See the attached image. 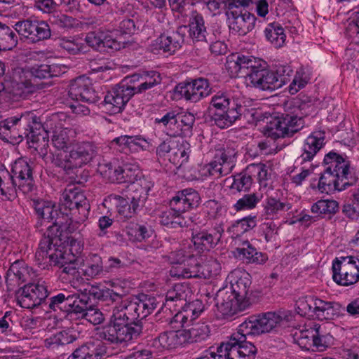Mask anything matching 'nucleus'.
I'll use <instances>...</instances> for the list:
<instances>
[{
	"label": "nucleus",
	"mask_w": 359,
	"mask_h": 359,
	"mask_svg": "<svg viewBox=\"0 0 359 359\" xmlns=\"http://www.w3.org/2000/svg\"><path fill=\"white\" fill-rule=\"evenodd\" d=\"M171 264H172L170 275L177 278H190L199 277L198 263L194 257L189 256L185 258L183 252L179 251L171 254Z\"/></svg>",
	"instance_id": "4468645a"
},
{
	"label": "nucleus",
	"mask_w": 359,
	"mask_h": 359,
	"mask_svg": "<svg viewBox=\"0 0 359 359\" xmlns=\"http://www.w3.org/2000/svg\"><path fill=\"white\" fill-rule=\"evenodd\" d=\"M186 31L187 27L182 26L168 35L161 34L156 40L155 45L164 53L174 54L184 43Z\"/></svg>",
	"instance_id": "a878e982"
},
{
	"label": "nucleus",
	"mask_w": 359,
	"mask_h": 359,
	"mask_svg": "<svg viewBox=\"0 0 359 359\" xmlns=\"http://www.w3.org/2000/svg\"><path fill=\"white\" fill-rule=\"evenodd\" d=\"M287 312H267L257 316H250L242 323L229 340L217 346V352L223 359H255L257 348L247 341V337L259 335L273 331L288 321Z\"/></svg>",
	"instance_id": "f257e3e1"
},
{
	"label": "nucleus",
	"mask_w": 359,
	"mask_h": 359,
	"mask_svg": "<svg viewBox=\"0 0 359 359\" xmlns=\"http://www.w3.org/2000/svg\"><path fill=\"white\" fill-rule=\"evenodd\" d=\"M217 307L219 312L224 317H231L239 311L245 310L249 306L248 301H240L237 298H233V295L227 291H219L217 294Z\"/></svg>",
	"instance_id": "393cba45"
},
{
	"label": "nucleus",
	"mask_w": 359,
	"mask_h": 359,
	"mask_svg": "<svg viewBox=\"0 0 359 359\" xmlns=\"http://www.w3.org/2000/svg\"><path fill=\"white\" fill-rule=\"evenodd\" d=\"M190 37L196 41H206V28L204 25V20L201 15L196 14L192 16L189 22Z\"/></svg>",
	"instance_id": "49530a36"
},
{
	"label": "nucleus",
	"mask_w": 359,
	"mask_h": 359,
	"mask_svg": "<svg viewBox=\"0 0 359 359\" xmlns=\"http://www.w3.org/2000/svg\"><path fill=\"white\" fill-rule=\"evenodd\" d=\"M33 206L38 218L36 227L43 225L47 226V224L54 222L55 219H59L57 217L59 215L57 210L54 209V207L49 202L34 201Z\"/></svg>",
	"instance_id": "2f4dec72"
},
{
	"label": "nucleus",
	"mask_w": 359,
	"mask_h": 359,
	"mask_svg": "<svg viewBox=\"0 0 359 359\" xmlns=\"http://www.w3.org/2000/svg\"><path fill=\"white\" fill-rule=\"evenodd\" d=\"M134 95V81L132 76H127L117 88L108 92L104 96L103 101L104 110L109 114L121 112L123 107Z\"/></svg>",
	"instance_id": "1a4fd4ad"
},
{
	"label": "nucleus",
	"mask_w": 359,
	"mask_h": 359,
	"mask_svg": "<svg viewBox=\"0 0 359 359\" xmlns=\"http://www.w3.org/2000/svg\"><path fill=\"white\" fill-rule=\"evenodd\" d=\"M211 93L210 83L206 79L199 78L178 83L175 93L191 102H197Z\"/></svg>",
	"instance_id": "ddd939ff"
},
{
	"label": "nucleus",
	"mask_w": 359,
	"mask_h": 359,
	"mask_svg": "<svg viewBox=\"0 0 359 359\" xmlns=\"http://www.w3.org/2000/svg\"><path fill=\"white\" fill-rule=\"evenodd\" d=\"M253 178H257L259 183L267 180L269 175L268 168L263 163H252L248 165Z\"/></svg>",
	"instance_id": "774afa93"
},
{
	"label": "nucleus",
	"mask_w": 359,
	"mask_h": 359,
	"mask_svg": "<svg viewBox=\"0 0 359 359\" xmlns=\"http://www.w3.org/2000/svg\"><path fill=\"white\" fill-rule=\"evenodd\" d=\"M96 147L90 142H83L74 146L69 153H60L54 156L53 163L62 168L76 183H81L77 177L79 168L90 163L96 156Z\"/></svg>",
	"instance_id": "39448f33"
},
{
	"label": "nucleus",
	"mask_w": 359,
	"mask_h": 359,
	"mask_svg": "<svg viewBox=\"0 0 359 359\" xmlns=\"http://www.w3.org/2000/svg\"><path fill=\"white\" fill-rule=\"evenodd\" d=\"M233 253L236 257L248 263L263 264L267 259L266 255L258 252L247 240L236 248Z\"/></svg>",
	"instance_id": "7c9ffc66"
},
{
	"label": "nucleus",
	"mask_w": 359,
	"mask_h": 359,
	"mask_svg": "<svg viewBox=\"0 0 359 359\" xmlns=\"http://www.w3.org/2000/svg\"><path fill=\"white\" fill-rule=\"evenodd\" d=\"M34 26L31 34V42L36 43L42 40L48 39L51 36V30L49 25L45 21H34Z\"/></svg>",
	"instance_id": "13d9d810"
},
{
	"label": "nucleus",
	"mask_w": 359,
	"mask_h": 359,
	"mask_svg": "<svg viewBox=\"0 0 359 359\" xmlns=\"http://www.w3.org/2000/svg\"><path fill=\"white\" fill-rule=\"evenodd\" d=\"M118 212L121 217L122 223L134 220L135 215V197H132L130 204L125 199L121 200L118 208Z\"/></svg>",
	"instance_id": "e2e57ef3"
},
{
	"label": "nucleus",
	"mask_w": 359,
	"mask_h": 359,
	"mask_svg": "<svg viewBox=\"0 0 359 359\" xmlns=\"http://www.w3.org/2000/svg\"><path fill=\"white\" fill-rule=\"evenodd\" d=\"M13 178L17 180L18 189L23 194H28L33 191L34 184L32 174V166L25 159L16 160L12 165Z\"/></svg>",
	"instance_id": "a211bd4d"
},
{
	"label": "nucleus",
	"mask_w": 359,
	"mask_h": 359,
	"mask_svg": "<svg viewBox=\"0 0 359 359\" xmlns=\"http://www.w3.org/2000/svg\"><path fill=\"white\" fill-rule=\"evenodd\" d=\"M85 41L88 46L100 51L105 50L106 48L118 50L122 47L119 41L113 39L109 33L100 29L88 32Z\"/></svg>",
	"instance_id": "5701e85b"
},
{
	"label": "nucleus",
	"mask_w": 359,
	"mask_h": 359,
	"mask_svg": "<svg viewBox=\"0 0 359 359\" xmlns=\"http://www.w3.org/2000/svg\"><path fill=\"white\" fill-rule=\"evenodd\" d=\"M8 89V93L13 95V98L18 100L27 98L35 93L39 89V86L37 84L34 83L33 81H29L26 83H10Z\"/></svg>",
	"instance_id": "a18cd8bd"
},
{
	"label": "nucleus",
	"mask_w": 359,
	"mask_h": 359,
	"mask_svg": "<svg viewBox=\"0 0 359 359\" xmlns=\"http://www.w3.org/2000/svg\"><path fill=\"white\" fill-rule=\"evenodd\" d=\"M262 198V195L257 193L245 194L234 204V208L237 211L253 209L259 203Z\"/></svg>",
	"instance_id": "bf43d9fd"
},
{
	"label": "nucleus",
	"mask_w": 359,
	"mask_h": 359,
	"mask_svg": "<svg viewBox=\"0 0 359 359\" xmlns=\"http://www.w3.org/2000/svg\"><path fill=\"white\" fill-rule=\"evenodd\" d=\"M158 340L165 348H175L187 344L184 330L164 332L158 336Z\"/></svg>",
	"instance_id": "f704fd0d"
},
{
	"label": "nucleus",
	"mask_w": 359,
	"mask_h": 359,
	"mask_svg": "<svg viewBox=\"0 0 359 359\" xmlns=\"http://www.w3.org/2000/svg\"><path fill=\"white\" fill-rule=\"evenodd\" d=\"M187 343L199 342L205 340L210 334V327L204 323L192 325L189 330H184Z\"/></svg>",
	"instance_id": "c03bdc74"
},
{
	"label": "nucleus",
	"mask_w": 359,
	"mask_h": 359,
	"mask_svg": "<svg viewBox=\"0 0 359 359\" xmlns=\"http://www.w3.org/2000/svg\"><path fill=\"white\" fill-rule=\"evenodd\" d=\"M32 79H48L57 76L58 67L47 64L36 65L30 68Z\"/></svg>",
	"instance_id": "864d4df0"
},
{
	"label": "nucleus",
	"mask_w": 359,
	"mask_h": 359,
	"mask_svg": "<svg viewBox=\"0 0 359 359\" xmlns=\"http://www.w3.org/2000/svg\"><path fill=\"white\" fill-rule=\"evenodd\" d=\"M264 35L268 41L275 48H280L285 41L283 28L278 23H270L264 29Z\"/></svg>",
	"instance_id": "37998d69"
},
{
	"label": "nucleus",
	"mask_w": 359,
	"mask_h": 359,
	"mask_svg": "<svg viewBox=\"0 0 359 359\" xmlns=\"http://www.w3.org/2000/svg\"><path fill=\"white\" fill-rule=\"evenodd\" d=\"M200 200V196L196 191L191 188L185 189L178 191L170 200V207L184 215L189 210L196 208L199 205Z\"/></svg>",
	"instance_id": "b1692460"
},
{
	"label": "nucleus",
	"mask_w": 359,
	"mask_h": 359,
	"mask_svg": "<svg viewBox=\"0 0 359 359\" xmlns=\"http://www.w3.org/2000/svg\"><path fill=\"white\" fill-rule=\"evenodd\" d=\"M135 334V308L130 304L114 313L109 322L95 329L97 339L109 344L130 341Z\"/></svg>",
	"instance_id": "20e7f679"
},
{
	"label": "nucleus",
	"mask_w": 359,
	"mask_h": 359,
	"mask_svg": "<svg viewBox=\"0 0 359 359\" xmlns=\"http://www.w3.org/2000/svg\"><path fill=\"white\" fill-rule=\"evenodd\" d=\"M157 72L155 71H139L136 73V81L140 83L136 87V94L142 93L155 86L158 81L156 79Z\"/></svg>",
	"instance_id": "09e8293b"
},
{
	"label": "nucleus",
	"mask_w": 359,
	"mask_h": 359,
	"mask_svg": "<svg viewBox=\"0 0 359 359\" xmlns=\"http://www.w3.org/2000/svg\"><path fill=\"white\" fill-rule=\"evenodd\" d=\"M268 64L262 59L255 57L253 64L246 74L248 85L265 90V83Z\"/></svg>",
	"instance_id": "c85d7f7f"
},
{
	"label": "nucleus",
	"mask_w": 359,
	"mask_h": 359,
	"mask_svg": "<svg viewBox=\"0 0 359 359\" xmlns=\"http://www.w3.org/2000/svg\"><path fill=\"white\" fill-rule=\"evenodd\" d=\"M292 208L289 203H283L274 198H269L264 204L262 216L266 219L273 221L281 211H288Z\"/></svg>",
	"instance_id": "a19ab883"
},
{
	"label": "nucleus",
	"mask_w": 359,
	"mask_h": 359,
	"mask_svg": "<svg viewBox=\"0 0 359 359\" xmlns=\"http://www.w3.org/2000/svg\"><path fill=\"white\" fill-rule=\"evenodd\" d=\"M222 232L223 230L220 227L210 230H194L191 241L199 252L209 251L220 241Z\"/></svg>",
	"instance_id": "6ab92c4d"
},
{
	"label": "nucleus",
	"mask_w": 359,
	"mask_h": 359,
	"mask_svg": "<svg viewBox=\"0 0 359 359\" xmlns=\"http://www.w3.org/2000/svg\"><path fill=\"white\" fill-rule=\"evenodd\" d=\"M101 354L90 348V344L78 347L67 359H100Z\"/></svg>",
	"instance_id": "680f3d73"
},
{
	"label": "nucleus",
	"mask_w": 359,
	"mask_h": 359,
	"mask_svg": "<svg viewBox=\"0 0 359 359\" xmlns=\"http://www.w3.org/2000/svg\"><path fill=\"white\" fill-rule=\"evenodd\" d=\"M48 296V287L43 280L28 283L20 287L17 293V299L21 307L32 309L39 306L44 310V304Z\"/></svg>",
	"instance_id": "9d476101"
},
{
	"label": "nucleus",
	"mask_w": 359,
	"mask_h": 359,
	"mask_svg": "<svg viewBox=\"0 0 359 359\" xmlns=\"http://www.w3.org/2000/svg\"><path fill=\"white\" fill-rule=\"evenodd\" d=\"M11 118L13 122H15V126H16L20 135H22V139L26 138L28 144H32V145L29 144V147H34L35 150L39 151L41 156H46L47 151L46 149L43 151V149L41 148L39 144L40 141L39 137L30 133V131L29 132L30 123L34 118V113L27 111L19 116H15Z\"/></svg>",
	"instance_id": "aec40b11"
},
{
	"label": "nucleus",
	"mask_w": 359,
	"mask_h": 359,
	"mask_svg": "<svg viewBox=\"0 0 359 359\" xmlns=\"http://www.w3.org/2000/svg\"><path fill=\"white\" fill-rule=\"evenodd\" d=\"M236 154V151L231 148L219 151L212 161L201 167V175L219 178L229 175L235 167Z\"/></svg>",
	"instance_id": "9b49d317"
},
{
	"label": "nucleus",
	"mask_w": 359,
	"mask_h": 359,
	"mask_svg": "<svg viewBox=\"0 0 359 359\" xmlns=\"http://www.w3.org/2000/svg\"><path fill=\"white\" fill-rule=\"evenodd\" d=\"M324 163L327 167L321 174L317 187L311 184L312 189H318L323 194H329L334 190H344L355 182V177L350 172L348 161L337 153L326 154Z\"/></svg>",
	"instance_id": "7ed1b4c3"
},
{
	"label": "nucleus",
	"mask_w": 359,
	"mask_h": 359,
	"mask_svg": "<svg viewBox=\"0 0 359 359\" xmlns=\"http://www.w3.org/2000/svg\"><path fill=\"white\" fill-rule=\"evenodd\" d=\"M34 26V21L27 20L16 22L13 28L19 36L31 41V34H32Z\"/></svg>",
	"instance_id": "0e129e2a"
},
{
	"label": "nucleus",
	"mask_w": 359,
	"mask_h": 359,
	"mask_svg": "<svg viewBox=\"0 0 359 359\" xmlns=\"http://www.w3.org/2000/svg\"><path fill=\"white\" fill-rule=\"evenodd\" d=\"M102 270V258L97 255H93L88 262L86 269H82V273L88 278H93L100 275Z\"/></svg>",
	"instance_id": "052dcab7"
},
{
	"label": "nucleus",
	"mask_w": 359,
	"mask_h": 359,
	"mask_svg": "<svg viewBox=\"0 0 359 359\" xmlns=\"http://www.w3.org/2000/svg\"><path fill=\"white\" fill-rule=\"evenodd\" d=\"M180 308L182 310L179 311L170 321L172 327L177 330H180L189 322L198 318L203 311L204 305L201 300L196 299Z\"/></svg>",
	"instance_id": "4be33fe9"
},
{
	"label": "nucleus",
	"mask_w": 359,
	"mask_h": 359,
	"mask_svg": "<svg viewBox=\"0 0 359 359\" xmlns=\"http://www.w3.org/2000/svg\"><path fill=\"white\" fill-rule=\"evenodd\" d=\"M313 316L320 320H332L337 316L340 305L334 302H325L315 297L313 303Z\"/></svg>",
	"instance_id": "473e14b6"
},
{
	"label": "nucleus",
	"mask_w": 359,
	"mask_h": 359,
	"mask_svg": "<svg viewBox=\"0 0 359 359\" xmlns=\"http://www.w3.org/2000/svg\"><path fill=\"white\" fill-rule=\"evenodd\" d=\"M199 276L209 279L217 276L221 272V264L215 259L210 258L201 266L198 264Z\"/></svg>",
	"instance_id": "5fc2aeb1"
},
{
	"label": "nucleus",
	"mask_w": 359,
	"mask_h": 359,
	"mask_svg": "<svg viewBox=\"0 0 359 359\" xmlns=\"http://www.w3.org/2000/svg\"><path fill=\"white\" fill-rule=\"evenodd\" d=\"M65 248L62 244L52 248V251L48 250L47 257H45L44 260L48 259L55 266L60 267H62L73 261H76L77 258H76L73 254L67 253L65 250Z\"/></svg>",
	"instance_id": "ea45409f"
},
{
	"label": "nucleus",
	"mask_w": 359,
	"mask_h": 359,
	"mask_svg": "<svg viewBox=\"0 0 359 359\" xmlns=\"http://www.w3.org/2000/svg\"><path fill=\"white\" fill-rule=\"evenodd\" d=\"M189 293L190 290L187 285L175 284L166 292L165 306L175 310L177 307L185 306L188 304L187 300Z\"/></svg>",
	"instance_id": "c756f323"
},
{
	"label": "nucleus",
	"mask_w": 359,
	"mask_h": 359,
	"mask_svg": "<svg viewBox=\"0 0 359 359\" xmlns=\"http://www.w3.org/2000/svg\"><path fill=\"white\" fill-rule=\"evenodd\" d=\"M250 172V168L248 165L244 170L235 175L231 188L238 191H248L250 188L254 179Z\"/></svg>",
	"instance_id": "8fccbe9b"
},
{
	"label": "nucleus",
	"mask_w": 359,
	"mask_h": 359,
	"mask_svg": "<svg viewBox=\"0 0 359 359\" xmlns=\"http://www.w3.org/2000/svg\"><path fill=\"white\" fill-rule=\"evenodd\" d=\"M314 297L299 299L297 302V313L302 316H313V303H314Z\"/></svg>",
	"instance_id": "338daca9"
},
{
	"label": "nucleus",
	"mask_w": 359,
	"mask_h": 359,
	"mask_svg": "<svg viewBox=\"0 0 359 359\" xmlns=\"http://www.w3.org/2000/svg\"><path fill=\"white\" fill-rule=\"evenodd\" d=\"M210 104L217 110L212 116L215 123L220 128L232 126L242 118L252 117L254 121H260L268 118V114L249 109L243 99L231 98L227 94L217 93L212 97Z\"/></svg>",
	"instance_id": "f03ea898"
},
{
	"label": "nucleus",
	"mask_w": 359,
	"mask_h": 359,
	"mask_svg": "<svg viewBox=\"0 0 359 359\" xmlns=\"http://www.w3.org/2000/svg\"><path fill=\"white\" fill-rule=\"evenodd\" d=\"M77 337L73 332L69 330H62L44 340V346L53 351L57 350L60 346L71 344L76 340Z\"/></svg>",
	"instance_id": "4c0bfd02"
},
{
	"label": "nucleus",
	"mask_w": 359,
	"mask_h": 359,
	"mask_svg": "<svg viewBox=\"0 0 359 359\" xmlns=\"http://www.w3.org/2000/svg\"><path fill=\"white\" fill-rule=\"evenodd\" d=\"M304 126L302 116L283 114L273 118L267 123L264 133L267 137L276 140L280 137H291Z\"/></svg>",
	"instance_id": "0eeeda50"
},
{
	"label": "nucleus",
	"mask_w": 359,
	"mask_h": 359,
	"mask_svg": "<svg viewBox=\"0 0 359 359\" xmlns=\"http://www.w3.org/2000/svg\"><path fill=\"white\" fill-rule=\"evenodd\" d=\"M60 201L61 206L65 210H69L73 215H80V222H83L88 218L90 204L83 191L79 188H66L62 194Z\"/></svg>",
	"instance_id": "f8f14e48"
},
{
	"label": "nucleus",
	"mask_w": 359,
	"mask_h": 359,
	"mask_svg": "<svg viewBox=\"0 0 359 359\" xmlns=\"http://www.w3.org/2000/svg\"><path fill=\"white\" fill-rule=\"evenodd\" d=\"M317 334V329L302 330L294 333V339L302 349L312 351L315 336Z\"/></svg>",
	"instance_id": "de8ad7c7"
},
{
	"label": "nucleus",
	"mask_w": 359,
	"mask_h": 359,
	"mask_svg": "<svg viewBox=\"0 0 359 359\" xmlns=\"http://www.w3.org/2000/svg\"><path fill=\"white\" fill-rule=\"evenodd\" d=\"M249 275L246 274L235 280L231 281V292L229 294L233 295V298H237L240 301H248V295L249 294V289L251 281L249 278Z\"/></svg>",
	"instance_id": "79ce46f5"
},
{
	"label": "nucleus",
	"mask_w": 359,
	"mask_h": 359,
	"mask_svg": "<svg viewBox=\"0 0 359 359\" xmlns=\"http://www.w3.org/2000/svg\"><path fill=\"white\" fill-rule=\"evenodd\" d=\"M191 153V146L184 140H176L171 151L169 161L177 167L187 162Z\"/></svg>",
	"instance_id": "c9c22d12"
},
{
	"label": "nucleus",
	"mask_w": 359,
	"mask_h": 359,
	"mask_svg": "<svg viewBox=\"0 0 359 359\" xmlns=\"http://www.w3.org/2000/svg\"><path fill=\"white\" fill-rule=\"evenodd\" d=\"M51 223L50 225L47 224L46 232L36 252L35 256L39 262H43L45 257H47L48 250L52 251V248L62 244L60 236L63 231V226L60 225V222L57 219Z\"/></svg>",
	"instance_id": "dca6fc26"
},
{
	"label": "nucleus",
	"mask_w": 359,
	"mask_h": 359,
	"mask_svg": "<svg viewBox=\"0 0 359 359\" xmlns=\"http://www.w3.org/2000/svg\"><path fill=\"white\" fill-rule=\"evenodd\" d=\"M152 187V183L149 177L143 174L142 171L136 173V193L139 192L138 202L143 203L146 201L148 192Z\"/></svg>",
	"instance_id": "4d7b16f0"
},
{
	"label": "nucleus",
	"mask_w": 359,
	"mask_h": 359,
	"mask_svg": "<svg viewBox=\"0 0 359 359\" xmlns=\"http://www.w3.org/2000/svg\"><path fill=\"white\" fill-rule=\"evenodd\" d=\"M156 307L154 297L144 293L136 295V318H146Z\"/></svg>",
	"instance_id": "58836bf2"
},
{
	"label": "nucleus",
	"mask_w": 359,
	"mask_h": 359,
	"mask_svg": "<svg viewBox=\"0 0 359 359\" xmlns=\"http://www.w3.org/2000/svg\"><path fill=\"white\" fill-rule=\"evenodd\" d=\"M265 90H274L290 81L293 71L289 66H280L276 71L266 70Z\"/></svg>",
	"instance_id": "cd10ccee"
},
{
	"label": "nucleus",
	"mask_w": 359,
	"mask_h": 359,
	"mask_svg": "<svg viewBox=\"0 0 359 359\" xmlns=\"http://www.w3.org/2000/svg\"><path fill=\"white\" fill-rule=\"evenodd\" d=\"M325 133L314 131L304 140L302 146V153L295 161L297 164L302 165L311 161L317 153L325 144Z\"/></svg>",
	"instance_id": "412c9836"
},
{
	"label": "nucleus",
	"mask_w": 359,
	"mask_h": 359,
	"mask_svg": "<svg viewBox=\"0 0 359 359\" xmlns=\"http://www.w3.org/2000/svg\"><path fill=\"white\" fill-rule=\"evenodd\" d=\"M18 186L17 180L8 172L7 170L3 168V165L0 163V194L4 196L11 195Z\"/></svg>",
	"instance_id": "3c124183"
},
{
	"label": "nucleus",
	"mask_w": 359,
	"mask_h": 359,
	"mask_svg": "<svg viewBox=\"0 0 359 359\" xmlns=\"http://www.w3.org/2000/svg\"><path fill=\"white\" fill-rule=\"evenodd\" d=\"M68 93L72 100L89 104L96 103L100 99L93 88L90 79L84 76L71 82Z\"/></svg>",
	"instance_id": "f3484780"
},
{
	"label": "nucleus",
	"mask_w": 359,
	"mask_h": 359,
	"mask_svg": "<svg viewBox=\"0 0 359 359\" xmlns=\"http://www.w3.org/2000/svg\"><path fill=\"white\" fill-rule=\"evenodd\" d=\"M90 302V298L86 293L67 296L60 293L49 299V304H44V311L46 313L62 312L71 318L75 316L76 318H83Z\"/></svg>",
	"instance_id": "423d86ee"
},
{
	"label": "nucleus",
	"mask_w": 359,
	"mask_h": 359,
	"mask_svg": "<svg viewBox=\"0 0 359 359\" xmlns=\"http://www.w3.org/2000/svg\"><path fill=\"white\" fill-rule=\"evenodd\" d=\"M334 281L342 286H350L359 281V259L354 256L340 257L332 263Z\"/></svg>",
	"instance_id": "6e6552de"
},
{
	"label": "nucleus",
	"mask_w": 359,
	"mask_h": 359,
	"mask_svg": "<svg viewBox=\"0 0 359 359\" xmlns=\"http://www.w3.org/2000/svg\"><path fill=\"white\" fill-rule=\"evenodd\" d=\"M226 15L229 29L233 34L244 36L255 27L256 17L244 8L232 7Z\"/></svg>",
	"instance_id": "2eb2a0df"
},
{
	"label": "nucleus",
	"mask_w": 359,
	"mask_h": 359,
	"mask_svg": "<svg viewBox=\"0 0 359 359\" xmlns=\"http://www.w3.org/2000/svg\"><path fill=\"white\" fill-rule=\"evenodd\" d=\"M11 27L6 24L1 22L0 25V45L3 46L4 48L11 50L15 48L18 44V37Z\"/></svg>",
	"instance_id": "603ef678"
},
{
	"label": "nucleus",
	"mask_w": 359,
	"mask_h": 359,
	"mask_svg": "<svg viewBox=\"0 0 359 359\" xmlns=\"http://www.w3.org/2000/svg\"><path fill=\"white\" fill-rule=\"evenodd\" d=\"M0 138L13 144H19L22 141V135H20L11 117L0 122Z\"/></svg>",
	"instance_id": "e433bc0d"
},
{
	"label": "nucleus",
	"mask_w": 359,
	"mask_h": 359,
	"mask_svg": "<svg viewBox=\"0 0 359 359\" xmlns=\"http://www.w3.org/2000/svg\"><path fill=\"white\" fill-rule=\"evenodd\" d=\"M339 210V204L334 200H320L311 206V212L317 215H333Z\"/></svg>",
	"instance_id": "6e6d98bb"
},
{
	"label": "nucleus",
	"mask_w": 359,
	"mask_h": 359,
	"mask_svg": "<svg viewBox=\"0 0 359 359\" xmlns=\"http://www.w3.org/2000/svg\"><path fill=\"white\" fill-rule=\"evenodd\" d=\"M255 57L252 55H232L227 57L225 67L232 77L244 76L250 71Z\"/></svg>",
	"instance_id": "bb28decb"
},
{
	"label": "nucleus",
	"mask_w": 359,
	"mask_h": 359,
	"mask_svg": "<svg viewBox=\"0 0 359 359\" xmlns=\"http://www.w3.org/2000/svg\"><path fill=\"white\" fill-rule=\"evenodd\" d=\"M160 223L168 228H182L189 225V219L170 207L159 215Z\"/></svg>",
	"instance_id": "72a5a7b5"
},
{
	"label": "nucleus",
	"mask_w": 359,
	"mask_h": 359,
	"mask_svg": "<svg viewBox=\"0 0 359 359\" xmlns=\"http://www.w3.org/2000/svg\"><path fill=\"white\" fill-rule=\"evenodd\" d=\"M257 225L256 217H246L233 225L234 231L238 233H243L253 229Z\"/></svg>",
	"instance_id": "69168bd1"
}]
</instances>
